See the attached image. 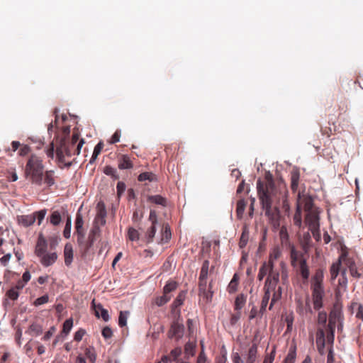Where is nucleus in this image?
I'll list each match as a JSON object with an SVG mask.
<instances>
[{"instance_id":"obj_19","label":"nucleus","mask_w":363,"mask_h":363,"mask_svg":"<svg viewBox=\"0 0 363 363\" xmlns=\"http://www.w3.org/2000/svg\"><path fill=\"white\" fill-rule=\"evenodd\" d=\"M182 350L181 347L173 349L168 355H165L162 358V363H169V362L179 360V356L182 354Z\"/></svg>"},{"instance_id":"obj_45","label":"nucleus","mask_w":363,"mask_h":363,"mask_svg":"<svg viewBox=\"0 0 363 363\" xmlns=\"http://www.w3.org/2000/svg\"><path fill=\"white\" fill-rule=\"evenodd\" d=\"M209 264H210V262L207 259L203 262L199 278L208 279V271H209Z\"/></svg>"},{"instance_id":"obj_39","label":"nucleus","mask_w":363,"mask_h":363,"mask_svg":"<svg viewBox=\"0 0 363 363\" xmlns=\"http://www.w3.org/2000/svg\"><path fill=\"white\" fill-rule=\"evenodd\" d=\"M246 302V296L241 294H239L235 301V311H240L242 307L245 306Z\"/></svg>"},{"instance_id":"obj_25","label":"nucleus","mask_w":363,"mask_h":363,"mask_svg":"<svg viewBox=\"0 0 363 363\" xmlns=\"http://www.w3.org/2000/svg\"><path fill=\"white\" fill-rule=\"evenodd\" d=\"M11 147H12V151L15 152L16 151L18 147H21L18 154L21 156H26L27 155L30 151V147L27 145H21V143L18 141H13L11 143Z\"/></svg>"},{"instance_id":"obj_6","label":"nucleus","mask_w":363,"mask_h":363,"mask_svg":"<svg viewBox=\"0 0 363 363\" xmlns=\"http://www.w3.org/2000/svg\"><path fill=\"white\" fill-rule=\"evenodd\" d=\"M341 263H343L346 268L349 269L350 275L354 277L359 279L361 277V274L358 272L356 267V263L353 258L348 257L347 252H342L340 256Z\"/></svg>"},{"instance_id":"obj_47","label":"nucleus","mask_w":363,"mask_h":363,"mask_svg":"<svg viewBox=\"0 0 363 363\" xmlns=\"http://www.w3.org/2000/svg\"><path fill=\"white\" fill-rule=\"evenodd\" d=\"M177 288V283L174 281H168L164 286L163 293L167 295H170L172 291H174Z\"/></svg>"},{"instance_id":"obj_43","label":"nucleus","mask_w":363,"mask_h":363,"mask_svg":"<svg viewBox=\"0 0 363 363\" xmlns=\"http://www.w3.org/2000/svg\"><path fill=\"white\" fill-rule=\"evenodd\" d=\"M62 220V216L58 211H53L50 216V222L52 225H58Z\"/></svg>"},{"instance_id":"obj_48","label":"nucleus","mask_w":363,"mask_h":363,"mask_svg":"<svg viewBox=\"0 0 363 363\" xmlns=\"http://www.w3.org/2000/svg\"><path fill=\"white\" fill-rule=\"evenodd\" d=\"M172 296L171 295H167L164 293L160 296H158L155 298V303L158 306H162L167 303L170 299Z\"/></svg>"},{"instance_id":"obj_22","label":"nucleus","mask_w":363,"mask_h":363,"mask_svg":"<svg viewBox=\"0 0 363 363\" xmlns=\"http://www.w3.org/2000/svg\"><path fill=\"white\" fill-rule=\"evenodd\" d=\"M150 219L152 221V225L147 231L146 236H147V242L152 241V238H154V236L155 235V232H156L155 223L157 222V218H156V215H155V212H153V211L150 212Z\"/></svg>"},{"instance_id":"obj_52","label":"nucleus","mask_w":363,"mask_h":363,"mask_svg":"<svg viewBox=\"0 0 363 363\" xmlns=\"http://www.w3.org/2000/svg\"><path fill=\"white\" fill-rule=\"evenodd\" d=\"M104 147V144L101 142H99L94 147L92 156L90 160V162H94L98 157V155L101 153L102 149Z\"/></svg>"},{"instance_id":"obj_29","label":"nucleus","mask_w":363,"mask_h":363,"mask_svg":"<svg viewBox=\"0 0 363 363\" xmlns=\"http://www.w3.org/2000/svg\"><path fill=\"white\" fill-rule=\"evenodd\" d=\"M196 343L193 342H188L184 345V358L188 359L190 357L195 354Z\"/></svg>"},{"instance_id":"obj_16","label":"nucleus","mask_w":363,"mask_h":363,"mask_svg":"<svg viewBox=\"0 0 363 363\" xmlns=\"http://www.w3.org/2000/svg\"><path fill=\"white\" fill-rule=\"evenodd\" d=\"M92 307L95 311V315L97 318H101L104 321H108L109 320V315L108 311L103 308L101 304L96 303L94 300L91 302Z\"/></svg>"},{"instance_id":"obj_60","label":"nucleus","mask_w":363,"mask_h":363,"mask_svg":"<svg viewBox=\"0 0 363 363\" xmlns=\"http://www.w3.org/2000/svg\"><path fill=\"white\" fill-rule=\"evenodd\" d=\"M29 330L34 333L36 335H40L43 332L42 327L36 323L31 324L29 327Z\"/></svg>"},{"instance_id":"obj_13","label":"nucleus","mask_w":363,"mask_h":363,"mask_svg":"<svg viewBox=\"0 0 363 363\" xmlns=\"http://www.w3.org/2000/svg\"><path fill=\"white\" fill-rule=\"evenodd\" d=\"M347 269L341 270L340 277L338 279V285L335 291L336 296H340L342 293L345 292L347 289V278L346 275Z\"/></svg>"},{"instance_id":"obj_63","label":"nucleus","mask_w":363,"mask_h":363,"mask_svg":"<svg viewBox=\"0 0 363 363\" xmlns=\"http://www.w3.org/2000/svg\"><path fill=\"white\" fill-rule=\"evenodd\" d=\"M85 334L86 330L84 329L80 328L74 333V340L77 342H80Z\"/></svg>"},{"instance_id":"obj_31","label":"nucleus","mask_w":363,"mask_h":363,"mask_svg":"<svg viewBox=\"0 0 363 363\" xmlns=\"http://www.w3.org/2000/svg\"><path fill=\"white\" fill-rule=\"evenodd\" d=\"M350 310L352 313H354V310H357L355 315L356 318L363 320V306L362 304L357 302H352Z\"/></svg>"},{"instance_id":"obj_14","label":"nucleus","mask_w":363,"mask_h":363,"mask_svg":"<svg viewBox=\"0 0 363 363\" xmlns=\"http://www.w3.org/2000/svg\"><path fill=\"white\" fill-rule=\"evenodd\" d=\"M184 326L182 323L178 321L174 322L169 330V335L171 337H175L177 339L181 338L184 335Z\"/></svg>"},{"instance_id":"obj_35","label":"nucleus","mask_w":363,"mask_h":363,"mask_svg":"<svg viewBox=\"0 0 363 363\" xmlns=\"http://www.w3.org/2000/svg\"><path fill=\"white\" fill-rule=\"evenodd\" d=\"M19 223L25 227H28L34 223L35 221V216L24 215L18 218Z\"/></svg>"},{"instance_id":"obj_49","label":"nucleus","mask_w":363,"mask_h":363,"mask_svg":"<svg viewBox=\"0 0 363 363\" xmlns=\"http://www.w3.org/2000/svg\"><path fill=\"white\" fill-rule=\"evenodd\" d=\"M325 344V333L323 329H318L316 333V345Z\"/></svg>"},{"instance_id":"obj_15","label":"nucleus","mask_w":363,"mask_h":363,"mask_svg":"<svg viewBox=\"0 0 363 363\" xmlns=\"http://www.w3.org/2000/svg\"><path fill=\"white\" fill-rule=\"evenodd\" d=\"M48 242L42 234L38 236L35 248V255L38 257L47 252Z\"/></svg>"},{"instance_id":"obj_61","label":"nucleus","mask_w":363,"mask_h":363,"mask_svg":"<svg viewBox=\"0 0 363 363\" xmlns=\"http://www.w3.org/2000/svg\"><path fill=\"white\" fill-rule=\"evenodd\" d=\"M48 300H49L48 295H47V294L43 295V296L35 299V301H34V305L35 306L43 305L44 303H48Z\"/></svg>"},{"instance_id":"obj_1","label":"nucleus","mask_w":363,"mask_h":363,"mask_svg":"<svg viewBox=\"0 0 363 363\" xmlns=\"http://www.w3.org/2000/svg\"><path fill=\"white\" fill-rule=\"evenodd\" d=\"M257 190L264 213L269 219L276 220L279 217V210L274 206V203L281 201L284 211H289L288 190L285 184L279 183L276 185L272 177L267 176L264 180L257 181Z\"/></svg>"},{"instance_id":"obj_20","label":"nucleus","mask_w":363,"mask_h":363,"mask_svg":"<svg viewBox=\"0 0 363 363\" xmlns=\"http://www.w3.org/2000/svg\"><path fill=\"white\" fill-rule=\"evenodd\" d=\"M120 169H128L133 167V160L127 155H121L118 160Z\"/></svg>"},{"instance_id":"obj_28","label":"nucleus","mask_w":363,"mask_h":363,"mask_svg":"<svg viewBox=\"0 0 363 363\" xmlns=\"http://www.w3.org/2000/svg\"><path fill=\"white\" fill-rule=\"evenodd\" d=\"M64 256H65V264L67 266H69L72 263V259H73L72 247L69 243L66 244L65 246Z\"/></svg>"},{"instance_id":"obj_8","label":"nucleus","mask_w":363,"mask_h":363,"mask_svg":"<svg viewBox=\"0 0 363 363\" xmlns=\"http://www.w3.org/2000/svg\"><path fill=\"white\" fill-rule=\"evenodd\" d=\"M305 254L306 253L303 250H298L294 245L291 246L290 258L291 265L294 267H296L300 264H304L306 262Z\"/></svg>"},{"instance_id":"obj_32","label":"nucleus","mask_w":363,"mask_h":363,"mask_svg":"<svg viewBox=\"0 0 363 363\" xmlns=\"http://www.w3.org/2000/svg\"><path fill=\"white\" fill-rule=\"evenodd\" d=\"M301 244L304 252L308 253L311 247V238L309 233H304L301 240Z\"/></svg>"},{"instance_id":"obj_44","label":"nucleus","mask_w":363,"mask_h":363,"mask_svg":"<svg viewBox=\"0 0 363 363\" xmlns=\"http://www.w3.org/2000/svg\"><path fill=\"white\" fill-rule=\"evenodd\" d=\"M335 328L333 327H326V334H325V340H327L328 344L333 345L335 338Z\"/></svg>"},{"instance_id":"obj_30","label":"nucleus","mask_w":363,"mask_h":363,"mask_svg":"<svg viewBox=\"0 0 363 363\" xmlns=\"http://www.w3.org/2000/svg\"><path fill=\"white\" fill-rule=\"evenodd\" d=\"M239 280H240V277H239L238 274L236 273L234 274V275L227 288L228 293L234 294L237 291L238 286L239 284Z\"/></svg>"},{"instance_id":"obj_57","label":"nucleus","mask_w":363,"mask_h":363,"mask_svg":"<svg viewBox=\"0 0 363 363\" xmlns=\"http://www.w3.org/2000/svg\"><path fill=\"white\" fill-rule=\"evenodd\" d=\"M47 210L43 209L40 210L39 211L35 212L33 216H35V220H38V225H40L43 219L45 218V216L46 215Z\"/></svg>"},{"instance_id":"obj_64","label":"nucleus","mask_w":363,"mask_h":363,"mask_svg":"<svg viewBox=\"0 0 363 363\" xmlns=\"http://www.w3.org/2000/svg\"><path fill=\"white\" fill-rule=\"evenodd\" d=\"M102 336L106 339H109L112 337L113 332L111 328L106 326L101 331Z\"/></svg>"},{"instance_id":"obj_51","label":"nucleus","mask_w":363,"mask_h":363,"mask_svg":"<svg viewBox=\"0 0 363 363\" xmlns=\"http://www.w3.org/2000/svg\"><path fill=\"white\" fill-rule=\"evenodd\" d=\"M72 326H73L72 318L67 319L63 323V328H62V333H64L65 335H67L69 333Z\"/></svg>"},{"instance_id":"obj_53","label":"nucleus","mask_w":363,"mask_h":363,"mask_svg":"<svg viewBox=\"0 0 363 363\" xmlns=\"http://www.w3.org/2000/svg\"><path fill=\"white\" fill-rule=\"evenodd\" d=\"M201 351L200 352V353L197 357L196 363H209L208 362L207 356L204 352V347H203V345L202 342H201Z\"/></svg>"},{"instance_id":"obj_33","label":"nucleus","mask_w":363,"mask_h":363,"mask_svg":"<svg viewBox=\"0 0 363 363\" xmlns=\"http://www.w3.org/2000/svg\"><path fill=\"white\" fill-rule=\"evenodd\" d=\"M306 222L308 225L309 229L318 227V217L312 213H308L306 216Z\"/></svg>"},{"instance_id":"obj_17","label":"nucleus","mask_w":363,"mask_h":363,"mask_svg":"<svg viewBox=\"0 0 363 363\" xmlns=\"http://www.w3.org/2000/svg\"><path fill=\"white\" fill-rule=\"evenodd\" d=\"M158 180L156 174L152 172H144L138 176V182H144L145 185Z\"/></svg>"},{"instance_id":"obj_41","label":"nucleus","mask_w":363,"mask_h":363,"mask_svg":"<svg viewBox=\"0 0 363 363\" xmlns=\"http://www.w3.org/2000/svg\"><path fill=\"white\" fill-rule=\"evenodd\" d=\"M247 203L244 199H240L237 202L236 213L238 218H241L244 213Z\"/></svg>"},{"instance_id":"obj_2","label":"nucleus","mask_w":363,"mask_h":363,"mask_svg":"<svg viewBox=\"0 0 363 363\" xmlns=\"http://www.w3.org/2000/svg\"><path fill=\"white\" fill-rule=\"evenodd\" d=\"M70 133L69 126L62 128V134L63 137L57 139L56 156L59 162H65V157H70L72 155H79L81 148L84 144V140L79 139V134L77 131H74L71 139L69 138Z\"/></svg>"},{"instance_id":"obj_56","label":"nucleus","mask_w":363,"mask_h":363,"mask_svg":"<svg viewBox=\"0 0 363 363\" xmlns=\"http://www.w3.org/2000/svg\"><path fill=\"white\" fill-rule=\"evenodd\" d=\"M276 354V347H273L272 352L267 354L264 359L263 363H273Z\"/></svg>"},{"instance_id":"obj_23","label":"nucleus","mask_w":363,"mask_h":363,"mask_svg":"<svg viewBox=\"0 0 363 363\" xmlns=\"http://www.w3.org/2000/svg\"><path fill=\"white\" fill-rule=\"evenodd\" d=\"M258 342L256 340V337H255L252 342V345L249 348L247 353V360H253L256 361L257 357V352H258Z\"/></svg>"},{"instance_id":"obj_9","label":"nucleus","mask_w":363,"mask_h":363,"mask_svg":"<svg viewBox=\"0 0 363 363\" xmlns=\"http://www.w3.org/2000/svg\"><path fill=\"white\" fill-rule=\"evenodd\" d=\"M342 310L341 308L337 305H335L330 313L329 315V321L327 326L335 328L337 323H340L338 325V330L342 328Z\"/></svg>"},{"instance_id":"obj_36","label":"nucleus","mask_w":363,"mask_h":363,"mask_svg":"<svg viewBox=\"0 0 363 363\" xmlns=\"http://www.w3.org/2000/svg\"><path fill=\"white\" fill-rule=\"evenodd\" d=\"M55 172L52 170L45 171L43 173L44 183L48 186H51L55 184Z\"/></svg>"},{"instance_id":"obj_55","label":"nucleus","mask_w":363,"mask_h":363,"mask_svg":"<svg viewBox=\"0 0 363 363\" xmlns=\"http://www.w3.org/2000/svg\"><path fill=\"white\" fill-rule=\"evenodd\" d=\"M71 227H72V223H71V218H68L65 224V227L63 231V235L65 238H69L71 235Z\"/></svg>"},{"instance_id":"obj_7","label":"nucleus","mask_w":363,"mask_h":363,"mask_svg":"<svg viewBox=\"0 0 363 363\" xmlns=\"http://www.w3.org/2000/svg\"><path fill=\"white\" fill-rule=\"evenodd\" d=\"M100 233H101L100 228L99 226L94 225L89 233L87 240L85 241L84 240V243L82 244V246H79L81 250H83V252L84 254L88 253L89 250L93 246L96 238L98 237H99Z\"/></svg>"},{"instance_id":"obj_54","label":"nucleus","mask_w":363,"mask_h":363,"mask_svg":"<svg viewBox=\"0 0 363 363\" xmlns=\"http://www.w3.org/2000/svg\"><path fill=\"white\" fill-rule=\"evenodd\" d=\"M129 314L128 311H121L118 318V325L121 327L126 325L127 318Z\"/></svg>"},{"instance_id":"obj_11","label":"nucleus","mask_w":363,"mask_h":363,"mask_svg":"<svg viewBox=\"0 0 363 363\" xmlns=\"http://www.w3.org/2000/svg\"><path fill=\"white\" fill-rule=\"evenodd\" d=\"M106 211L105 208L104 203L103 202H99L97 204V213L94 219V225L103 226L106 224Z\"/></svg>"},{"instance_id":"obj_50","label":"nucleus","mask_w":363,"mask_h":363,"mask_svg":"<svg viewBox=\"0 0 363 363\" xmlns=\"http://www.w3.org/2000/svg\"><path fill=\"white\" fill-rule=\"evenodd\" d=\"M6 296L12 301H16L19 297V292L15 288L11 287L6 291Z\"/></svg>"},{"instance_id":"obj_62","label":"nucleus","mask_w":363,"mask_h":363,"mask_svg":"<svg viewBox=\"0 0 363 363\" xmlns=\"http://www.w3.org/2000/svg\"><path fill=\"white\" fill-rule=\"evenodd\" d=\"M327 322V313L324 311L318 313V323L320 325H325Z\"/></svg>"},{"instance_id":"obj_24","label":"nucleus","mask_w":363,"mask_h":363,"mask_svg":"<svg viewBox=\"0 0 363 363\" xmlns=\"http://www.w3.org/2000/svg\"><path fill=\"white\" fill-rule=\"evenodd\" d=\"M300 180V172L298 169H294L291 173V189L293 193H296L298 188Z\"/></svg>"},{"instance_id":"obj_58","label":"nucleus","mask_w":363,"mask_h":363,"mask_svg":"<svg viewBox=\"0 0 363 363\" xmlns=\"http://www.w3.org/2000/svg\"><path fill=\"white\" fill-rule=\"evenodd\" d=\"M104 172L108 176H111L115 179H118L116 169L110 166H106Z\"/></svg>"},{"instance_id":"obj_34","label":"nucleus","mask_w":363,"mask_h":363,"mask_svg":"<svg viewBox=\"0 0 363 363\" xmlns=\"http://www.w3.org/2000/svg\"><path fill=\"white\" fill-rule=\"evenodd\" d=\"M186 298V292L182 291L174 299L172 304V311H175L177 308L180 307L183 303Z\"/></svg>"},{"instance_id":"obj_12","label":"nucleus","mask_w":363,"mask_h":363,"mask_svg":"<svg viewBox=\"0 0 363 363\" xmlns=\"http://www.w3.org/2000/svg\"><path fill=\"white\" fill-rule=\"evenodd\" d=\"M58 255L56 252H47L38 257L40 264L48 267L52 265L57 259Z\"/></svg>"},{"instance_id":"obj_5","label":"nucleus","mask_w":363,"mask_h":363,"mask_svg":"<svg viewBox=\"0 0 363 363\" xmlns=\"http://www.w3.org/2000/svg\"><path fill=\"white\" fill-rule=\"evenodd\" d=\"M278 274H275L269 276V277H267L264 286V294L263 296V298L269 301L271 296V303L269 306V309L272 310L275 303L279 301L281 297V287L278 286Z\"/></svg>"},{"instance_id":"obj_59","label":"nucleus","mask_w":363,"mask_h":363,"mask_svg":"<svg viewBox=\"0 0 363 363\" xmlns=\"http://www.w3.org/2000/svg\"><path fill=\"white\" fill-rule=\"evenodd\" d=\"M296 357V354L295 350L289 351L284 360V363H294Z\"/></svg>"},{"instance_id":"obj_37","label":"nucleus","mask_w":363,"mask_h":363,"mask_svg":"<svg viewBox=\"0 0 363 363\" xmlns=\"http://www.w3.org/2000/svg\"><path fill=\"white\" fill-rule=\"evenodd\" d=\"M249 240V230L246 226L242 228V232L239 241V247L240 248L245 247Z\"/></svg>"},{"instance_id":"obj_18","label":"nucleus","mask_w":363,"mask_h":363,"mask_svg":"<svg viewBox=\"0 0 363 363\" xmlns=\"http://www.w3.org/2000/svg\"><path fill=\"white\" fill-rule=\"evenodd\" d=\"M301 200V191H298L297 193V198H296V213L293 218L294 225L298 227H301V223H302L301 207L300 206Z\"/></svg>"},{"instance_id":"obj_46","label":"nucleus","mask_w":363,"mask_h":363,"mask_svg":"<svg viewBox=\"0 0 363 363\" xmlns=\"http://www.w3.org/2000/svg\"><path fill=\"white\" fill-rule=\"evenodd\" d=\"M75 234L77 235V242L79 246H82L85 235L83 227H80L79 228H78V227H75Z\"/></svg>"},{"instance_id":"obj_27","label":"nucleus","mask_w":363,"mask_h":363,"mask_svg":"<svg viewBox=\"0 0 363 363\" xmlns=\"http://www.w3.org/2000/svg\"><path fill=\"white\" fill-rule=\"evenodd\" d=\"M301 200L300 202V206L301 207V205H303L304 209L308 213H311L310 211L312 210L313 203L311 197L305 195L303 193L301 192Z\"/></svg>"},{"instance_id":"obj_21","label":"nucleus","mask_w":363,"mask_h":363,"mask_svg":"<svg viewBox=\"0 0 363 363\" xmlns=\"http://www.w3.org/2000/svg\"><path fill=\"white\" fill-rule=\"evenodd\" d=\"M199 295L206 303H210L212 301L213 295V291H212V282L211 281L208 284V287L206 288L203 291L199 290Z\"/></svg>"},{"instance_id":"obj_38","label":"nucleus","mask_w":363,"mask_h":363,"mask_svg":"<svg viewBox=\"0 0 363 363\" xmlns=\"http://www.w3.org/2000/svg\"><path fill=\"white\" fill-rule=\"evenodd\" d=\"M298 267L302 279L304 281H307L309 277L310 272L306 262H305L304 264H298Z\"/></svg>"},{"instance_id":"obj_42","label":"nucleus","mask_w":363,"mask_h":363,"mask_svg":"<svg viewBox=\"0 0 363 363\" xmlns=\"http://www.w3.org/2000/svg\"><path fill=\"white\" fill-rule=\"evenodd\" d=\"M85 356L91 363H94L96 359V354L93 347H89L85 350Z\"/></svg>"},{"instance_id":"obj_3","label":"nucleus","mask_w":363,"mask_h":363,"mask_svg":"<svg viewBox=\"0 0 363 363\" xmlns=\"http://www.w3.org/2000/svg\"><path fill=\"white\" fill-rule=\"evenodd\" d=\"M43 173L44 164L42 158L35 154L30 155L24 169L26 178L32 184L40 186L43 184Z\"/></svg>"},{"instance_id":"obj_10","label":"nucleus","mask_w":363,"mask_h":363,"mask_svg":"<svg viewBox=\"0 0 363 363\" xmlns=\"http://www.w3.org/2000/svg\"><path fill=\"white\" fill-rule=\"evenodd\" d=\"M277 274H278V281H279V273L278 271L274 270V265L270 263L264 262L262 265L260 267L259 269V272L257 274V279L259 281H262L264 277L269 276Z\"/></svg>"},{"instance_id":"obj_26","label":"nucleus","mask_w":363,"mask_h":363,"mask_svg":"<svg viewBox=\"0 0 363 363\" xmlns=\"http://www.w3.org/2000/svg\"><path fill=\"white\" fill-rule=\"evenodd\" d=\"M341 264L340 258L339 257L338 260L336 262L333 263V264L330 266V274L332 281H333L337 278L340 272L341 273Z\"/></svg>"},{"instance_id":"obj_40","label":"nucleus","mask_w":363,"mask_h":363,"mask_svg":"<svg viewBox=\"0 0 363 363\" xmlns=\"http://www.w3.org/2000/svg\"><path fill=\"white\" fill-rule=\"evenodd\" d=\"M148 201L155 204L165 206L167 204V200L165 198L160 195L150 196L148 198Z\"/></svg>"},{"instance_id":"obj_4","label":"nucleus","mask_w":363,"mask_h":363,"mask_svg":"<svg viewBox=\"0 0 363 363\" xmlns=\"http://www.w3.org/2000/svg\"><path fill=\"white\" fill-rule=\"evenodd\" d=\"M323 281V272L321 269H318L312 277L311 285L313 308L316 311L320 310L323 306V300L325 296V290Z\"/></svg>"}]
</instances>
